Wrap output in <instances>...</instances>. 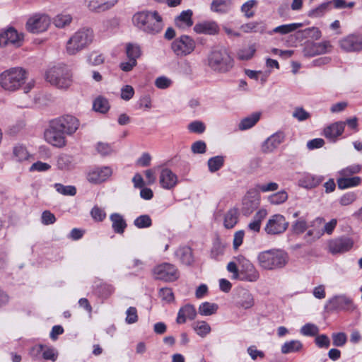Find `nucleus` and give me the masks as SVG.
Masks as SVG:
<instances>
[{
    "label": "nucleus",
    "instance_id": "nucleus-19",
    "mask_svg": "<svg viewBox=\"0 0 362 362\" xmlns=\"http://www.w3.org/2000/svg\"><path fill=\"white\" fill-rule=\"evenodd\" d=\"M112 174V170L108 166L95 167L89 170L87 180L93 184H100L106 181Z\"/></svg>",
    "mask_w": 362,
    "mask_h": 362
},
{
    "label": "nucleus",
    "instance_id": "nucleus-49",
    "mask_svg": "<svg viewBox=\"0 0 362 362\" xmlns=\"http://www.w3.org/2000/svg\"><path fill=\"white\" fill-rule=\"evenodd\" d=\"M224 163V157L222 156H216L208 160L209 170L211 173L218 170Z\"/></svg>",
    "mask_w": 362,
    "mask_h": 362
},
{
    "label": "nucleus",
    "instance_id": "nucleus-30",
    "mask_svg": "<svg viewBox=\"0 0 362 362\" xmlns=\"http://www.w3.org/2000/svg\"><path fill=\"white\" fill-rule=\"evenodd\" d=\"M344 127L345 123L343 122H334L324 129V134L326 138L334 140L343 133Z\"/></svg>",
    "mask_w": 362,
    "mask_h": 362
},
{
    "label": "nucleus",
    "instance_id": "nucleus-31",
    "mask_svg": "<svg viewBox=\"0 0 362 362\" xmlns=\"http://www.w3.org/2000/svg\"><path fill=\"white\" fill-rule=\"evenodd\" d=\"M337 223V219L333 218L329 222L325 224L323 229H310L307 232L306 235L319 238L324 233L331 234L335 228Z\"/></svg>",
    "mask_w": 362,
    "mask_h": 362
},
{
    "label": "nucleus",
    "instance_id": "nucleus-35",
    "mask_svg": "<svg viewBox=\"0 0 362 362\" xmlns=\"http://www.w3.org/2000/svg\"><path fill=\"white\" fill-rule=\"evenodd\" d=\"M238 221V211L235 208H231L224 215L223 224L225 228H233Z\"/></svg>",
    "mask_w": 362,
    "mask_h": 362
},
{
    "label": "nucleus",
    "instance_id": "nucleus-42",
    "mask_svg": "<svg viewBox=\"0 0 362 362\" xmlns=\"http://www.w3.org/2000/svg\"><path fill=\"white\" fill-rule=\"evenodd\" d=\"M13 154L16 160L18 162L26 160L30 157V154L26 148L20 144L13 147Z\"/></svg>",
    "mask_w": 362,
    "mask_h": 362
},
{
    "label": "nucleus",
    "instance_id": "nucleus-11",
    "mask_svg": "<svg viewBox=\"0 0 362 362\" xmlns=\"http://www.w3.org/2000/svg\"><path fill=\"white\" fill-rule=\"evenodd\" d=\"M155 278L164 281H173L179 278L177 267L170 263H163L153 269Z\"/></svg>",
    "mask_w": 362,
    "mask_h": 362
},
{
    "label": "nucleus",
    "instance_id": "nucleus-57",
    "mask_svg": "<svg viewBox=\"0 0 362 362\" xmlns=\"http://www.w3.org/2000/svg\"><path fill=\"white\" fill-rule=\"evenodd\" d=\"M137 310L135 307H129L126 311L125 322L127 324H134L138 321Z\"/></svg>",
    "mask_w": 362,
    "mask_h": 362
},
{
    "label": "nucleus",
    "instance_id": "nucleus-36",
    "mask_svg": "<svg viewBox=\"0 0 362 362\" xmlns=\"http://www.w3.org/2000/svg\"><path fill=\"white\" fill-rule=\"evenodd\" d=\"M303 348V344L299 340H291L286 341L281 348L284 354H288L300 351Z\"/></svg>",
    "mask_w": 362,
    "mask_h": 362
},
{
    "label": "nucleus",
    "instance_id": "nucleus-22",
    "mask_svg": "<svg viewBox=\"0 0 362 362\" xmlns=\"http://www.w3.org/2000/svg\"><path fill=\"white\" fill-rule=\"evenodd\" d=\"M118 0H89L88 7L90 11L100 13L110 9Z\"/></svg>",
    "mask_w": 362,
    "mask_h": 362
},
{
    "label": "nucleus",
    "instance_id": "nucleus-27",
    "mask_svg": "<svg viewBox=\"0 0 362 362\" xmlns=\"http://www.w3.org/2000/svg\"><path fill=\"white\" fill-rule=\"evenodd\" d=\"M113 231L117 234H123L127 226L124 216L119 213H113L110 216Z\"/></svg>",
    "mask_w": 362,
    "mask_h": 362
},
{
    "label": "nucleus",
    "instance_id": "nucleus-16",
    "mask_svg": "<svg viewBox=\"0 0 362 362\" xmlns=\"http://www.w3.org/2000/svg\"><path fill=\"white\" fill-rule=\"evenodd\" d=\"M352 238L342 236L331 240L328 243L329 252L337 255L349 251L354 246Z\"/></svg>",
    "mask_w": 362,
    "mask_h": 362
},
{
    "label": "nucleus",
    "instance_id": "nucleus-29",
    "mask_svg": "<svg viewBox=\"0 0 362 362\" xmlns=\"http://www.w3.org/2000/svg\"><path fill=\"white\" fill-rule=\"evenodd\" d=\"M237 306L244 309H248L254 305V298L252 295L245 289H241L238 293L236 300Z\"/></svg>",
    "mask_w": 362,
    "mask_h": 362
},
{
    "label": "nucleus",
    "instance_id": "nucleus-63",
    "mask_svg": "<svg viewBox=\"0 0 362 362\" xmlns=\"http://www.w3.org/2000/svg\"><path fill=\"white\" fill-rule=\"evenodd\" d=\"M134 95V89L132 86L126 85L121 88V98L128 101L133 98Z\"/></svg>",
    "mask_w": 362,
    "mask_h": 362
},
{
    "label": "nucleus",
    "instance_id": "nucleus-52",
    "mask_svg": "<svg viewBox=\"0 0 362 362\" xmlns=\"http://www.w3.org/2000/svg\"><path fill=\"white\" fill-rule=\"evenodd\" d=\"M300 332L303 336L315 337L318 334L319 328L314 324L307 323L300 328Z\"/></svg>",
    "mask_w": 362,
    "mask_h": 362
},
{
    "label": "nucleus",
    "instance_id": "nucleus-64",
    "mask_svg": "<svg viewBox=\"0 0 362 362\" xmlns=\"http://www.w3.org/2000/svg\"><path fill=\"white\" fill-rule=\"evenodd\" d=\"M356 199V195L354 192H349L343 194L339 199V204L341 206H348L352 204Z\"/></svg>",
    "mask_w": 362,
    "mask_h": 362
},
{
    "label": "nucleus",
    "instance_id": "nucleus-62",
    "mask_svg": "<svg viewBox=\"0 0 362 362\" xmlns=\"http://www.w3.org/2000/svg\"><path fill=\"white\" fill-rule=\"evenodd\" d=\"M292 116L298 119L299 122H303L308 119L310 115L305 111L303 107H296L292 113Z\"/></svg>",
    "mask_w": 362,
    "mask_h": 362
},
{
    "label": "nucleus",
    "instance_id": "nucleus-53",
    "mask_svg": "<svg viewBox=\"0 0 362 362\" xmlns=\"http://www.w3.org/2000/svg\"><path fill=\"white\" fill-rule=\"evenodd\" d=\"M134 224L138 228H148L152 225V220L148 215L144 214L135 218Z\"/></svg>",
    "mask_w": 362,
    "mask_h": 362
},
{
    "label": "nucleus",
    "instance_id": "nucleus-60",
    "mask_svg": "<svg viewBox=\"0 0 362 362\" xmlns=\"http://www.w3.org/2000/svg\"><path fill=\"white\" fill-rule=\"evenodd\" d=\"M104 59L103 54L97 52L90 53L88 58V63L93 66L102 64L104 62Z\"/></svg>",
    "mask_w": 362,
    "mask_h": 362
},
{
    "label": "nucleus",
    "instance_id": "nucleus-25",
    "mask_svg": "<svg viewBox=\"0 0 362 362\" xmlns=\"http://www.w3.org/2000/svg\"><path fill=\"white\" fill-rule=\"evenodd\" d=\"M323 180L321 176L304 174L298 180V185L305 189H313L319 185Z\"/></svg>",
    "mask_w": 362,
    "mask_h": 362
},
{
    "label": "nucleus",
    "instance_id": "nucleus-43",
    "mask_svg": "<svg viewBox=\"0 0 362 362\" xmlns=\"http://www.w3.org/2000/svg\"><path fill=\"white\" fill-rule=\"evenodd\" d=\"M218 305L216 303L204 302L199 307V313L203 316H209L216 313Z\"/></svg>",
    "mask_w": 362,
    "mask_h": 362
},
{
    "label": "nucleus",
    "instance_id": "nucleus-48",
    "mask_svg": "<svg viewBox=\"0 0 362 362\" xmlns=\"http://www.w3.org/2000/svg\"><path fill=\"white\" fill-rule=\"evenodd\" d=\"M126 54L129 59L136 61L141 54V48L136 44L128 43L126 45Z\"/></svg>",
    "mask_w": 362,
    "mask_h": 362
},
{
    "label": "nucleus",
    "instance_id": "nucleus-17",
    "mask_svg": "<svg viewBox=\"0 0 362 362\" xmlns=\"http://www.w3.org/2000/svg\"><path fill=\"white\" fill-rule=\"evenodd\" d=\"M332 49V46L327 40L321 42H307L303 47V53L305 57H312L330 52Z\"/></svg>",
    "mask_w": 362,
    "mask_h": 362
},
{
    "label": "nucleus",
    "instance_id": "nucleus-41",
    "mask_svg": "<svg viewBox=\"0 0 362 362\" xmlns=\"http://www.w3.org/2000/svg\"><path fill=\"white\" fill-rule=\"evenodd\" d=\"M288 199V194L285 190H281L267 197V201L274 205L284 203Z\"/></svg>",
    "mask_w": 362,
    "mask_h": 362
},
{
    "label": "nucleus",
    "instance_id": "nucleus-8",
    "mask_svg": "<svg viewBox=\"0 0 362 362\" xmlns=\"http://www.w3.org/2000/svg\"><path fill=\"white\" fill-rule=\"evenodd\" d=\"M172 49L177 56L183 57L191 54L195 49L194 40L188 35H182L172 43Z\"/></svg>",
    "mask_w": 362,
    "mask_h": 362
},
{
    "label": "nucleus",
    "instance_id": "nucleus-10",
    "mask_svg": "<svg viewBox=\"0 0 362 362\" xmlns=\"http://www.w3.org/2000/svg\"><path fill=\"white\" fill-rule=\"evenodd\" d=\"M24 41V34L13 28H9L0 33V47L13 46L20 47Z\"/></svg>",
    "mask_w": 362,
    "mask_h": 362
},
{
    "label": "nucleus",
    "instance_id": "nucleus-3",
    "mask_svg": "<svg viewBox=\"0 0 362 362\" xmlns=\"http://www.w3.org/2000/svg\"><path fill=\"white\" fill-rule=\"evenodd\" d=\"M93 30L84 27L76 31L69 39L66 45V52L69 55H75L87 48L94 40Z\"/></svg>",
    "mask_w": 362,
    "mask_h": 362
},
{
    "label": "nucleus",
    "instance_id": "nucleus-13",
    "mask_svg": "<svg viewBox=\"0 0 362 362\" xmlns=\"http://www.w3.org/2000/svg\"><path fill=\"white\" fill-rule=\"evenodd\" d=\"M288 222L281 214H274L268 220L264 230L269 235H279L287 229Z\"/></svg>",
    "mask_w": 362,
    "mask_h": 362
},
{
    "label": "nucleus",
    "instance_id": "nucleus-15",
    "mask_svg": "<svg viewBox=\"0 0 362 362\" xmlns=\"http://www.w3.org/2000/svg\"><path fill=\"white\" fill-rule=\"evenodd\" d=\"M327 306L332 310H353L355 309L353 300L345 294L332 297L328 300Z\"/></svg>",
    "mask_w": 362,
    "mask_h": 362
},
{
    "label": "nucleus",
    "instance_id": "nucleus-58",
    "mask_svg": "<svg viewBox=\"0 0 362 362\" xmlns=\"http://www.w3.org/2000/svg\"><path fill=\"white\" fill-rule=\"evenodd\" d=\"M188 129L193 133L202 134L206 129V126L201 121H194L188 124Z\"/></svg>",
    "mask_w": 362,
    "mask_h": 362
},
{
    "label": "nucleus",
    "instance_id": "nucleus-6",
    "mask_svg": "<svg viewBox=\"0 0 362 362\" xmlns=\"http://www.w3.org/2000/svg\"><path fill=\"white\" fill-rule=\"evenodd\" d=\"M208 65L215 71L226 73L232 68L233 59L225 47H218L209 55Z\"/></svg>",
    "mask_w": 362,
    "mask_h": 362
},
{
    "label": "nucleus",
    "instance_id": "nucleus-46",
    "mask_svg": "<svg viewBox=\"0 0 362 362\" xmlns=\"http://www.w3.org/2000/svg\"><path fill=\"white\" fill-rule=\"evenodd\" d=\"M255 52V45H250L247 47H243L238 51V57L241 60H249L254 56Z\"/></svg>",
    "mask_w": 362,
    "mask_h": 362
},
{
    "label": "nucleus",
    "instance_id": "nucleus-4",
    "mask_svg": "<svg viewBox=\"0 0 362 362\" xmlns=\"http://www.w3.org/2000/svg\"><path fill=\"white\" fill-rule=\"evenodd\" d=\"M288 254L281 250L272 249L257 255L259 265L264 269L274 270L284 267L288 262Z\"/></svg>",
    "mask_w": 362,
    "mask_h": 362
},
{
    "label": "nucleus",
    "instance_id": "nucleus-23",
    "mask_svg": "<svg viewBox=\"0 0 362 362\" xmlns=\"http://www.w3.org/2000/svg\"><path fill=\"white\" fill-rule=\"evenodd\" d=\"M175 257L185 265H191L194 262L192 249L187 246L178 247L175 252Z\"/></svg>",
    "mask_w": 362,
    "mask_h": 362
},
{
    "label": "nucleus",
    "instance_id": "nucleus-5",
    "mask_svg": "<svg viewBox=\"0 0 362 362\" xmlns=\"http://www.w3.org/2000/svg\"><path fill=\"white\" fill-rule=\"evenodd\" d=\"M46 80L58 88L66 89L71 83V73L64 64H57L46 72Z\"/></svg>",
    "mask_w": 362,
    "mask_h": 362
},
{
    "label": "nucleus",
    "instance_id": "nucleus-7",
    "mask_svg": "<svg viewBox=\"0 0 362 362\" xmlns=\"http://www.w3.org/2000/svg\"><path fill=\"white\" fill-rule=\"evenodd\" d=\"M50 25V19L45 14L36 13L30 16L25 24L26 30L34 34L43 33Z\"/></svg>",
    "mask_w": 362,
    "mask_h": 362
},
{
    "label": "nucleus",
    "instance_id": "nucleus-33",
    "mask_svg": "<svg viewBox=\"0 0 362 362\" xmlns=\"http://www.w3.org/2000/svg\"><path fill=\"white\" fill-rule=\"evenodd\" d=\"M231 0H212L211 9L218 13H226L231 8Z\"/></svg>",
    "mask_w": 362,
    "mask_h": 362
},
{
    "label": "nucleus",
    "instance_id": "nucleus-26",
    "mask_svg": "<svg viewBox=\"0 0 362 362\" xmlns=\"http://www.w3.org/2000/svg\"><path fill=\"white\" fill-rule=\"evenodd\" d=\"M192 11L191 10L183 11L175 18V25L180 30H185L193 25L192 18Z\"/></svg>",
    "mask_w": 362,
    "mask_h": 362
},
{
    "label": "nucleus",
    "instance_id": "nucleus-2",
    "mask_svg": "<svg viewBox=\"0 0 362 362\" xmlns=\"http://www.w3.org/2000/svg\"><path fill=\"white\" fill-rule=\"evenodd\" d=\"M27 72L21 67H12L0 74V86L7 92L19 90L25 83Z\"/></svg>",
    "mask_w": 362,
    "mask_h": 362
},
{
    "label": "nucleus",
    "instance_id": "nucleus-40",
    "mask_svg": "<svg viewBox=\"0 0 362 362\" xmlns=\"http://www.w3.org/2000/svg\"><path fill=\"white\" fill-rule=\"evenodd\" d=\"M300 26H301L300 23L284 24V25H281L276 27L272 31H270L269 33L270 35H272L274 33L286 35V34H288V33L296 30L297 28H298Z\"/></svg>",
    "mask_w": 362,
    "mask_h": 362
},
{
    "label": "nucleus",
    "instance_id": "nucleus-18",
    "mask_svg": "<svg viewBox=\"0 0 362 362\" xmlns=\"http://www.w3.org/2000/svg\"><path fill=\"white\" fill-rule=\"evenodd\" d=\"M53 122L66 134L71 135L78 129L79 121L71 115H66L52 120Z\"/></svg>",
    "mask_w": 362,
    "mask_h": 362
},
{
    "label": "nucleus",
    "instance_id": "nucleus-1",
    "mask_svg": "<svg viewBox=\"0 0 362 362\" xmlns=\"http://www.w3.org/2000/svg\"><path fill=\"white\" fill-rule=\"evenodd\" d=\"M132 21L136 27L149 34L158 33L163 28L162 18L156 11L137 12L133 16Z\"/></svg>",
    "mask_w": 362,
    "mask_h": 362
},
{
    "label": "nucleus",
    "instance_id": "nucleus-14",
    "mask_svg": "<svg viewBox=\"0 0 362 362\" xmlns=\"http://www.w3.org/2000/svg\"><path fill=\"white\" fill-rule=\"evenodd\" d=\"M259 204V193L254 189H250L243 199L242 212L245 216H249L258 208Z\"/></svg>",
    "mask_w": 362,
    "mask_h": 362
},
{
    "label": "nucleus",
    "instance_id": "nucleus-28",
    "mask_svg": "<svg viewBox=\"0 0 362 362\" xmlns=\"http://www.w3.org/2000/svg\"><path fill=\"white\" fill-rule=\"evenodd\" d=\"M196 315L197 312L194 307L190 304H187L179 310L176 322L178 324H183L187 319H194Z\"/></svg>",
    "mask_w": 362,
    "mask_h": 362
},
{
    "label": "nucleus",
    "instance_id": "nucleus-21",
    "mask_svg": "<svg viewBox=\"0 0 362 362\" xmlns=\"http://www.w3.org/2000/svg\"><path fill=\"white\" fill-rule=\"evenodd\" d=\"M283 132H276L267 138L262 145V151L264 153H270L274 151L284 141Z\"/></svg>",
    "mask_w": 362,
    "mask_h": 362
},
{
    "label": "nucleus",
    "instance_id": "nucleus-39",
    "mask_svg": "<svg viewBox=\"0 0 362 362\" xmlns=\"http://www.w3.org/2000/svg\"><path fill=\"white\" fill-rule=\"evenodd\" d=\"M241 30L245 33H259L265 31L266 26L262 22H250L241 26Z\"/></svg>",
    "mask_w": 362,
    "mask_h": 362
},
{
    "label": "nucleus",
    "instance_id": "nucleus-47",
    "mask_svg": "<svg viewBox=\"0 0 362 362\" xmlns=\"http://www.w3.org/2000/svg\"><path fill=\"white\" fill-rule=\"evenodd\" d=\"M93 107L96 112L105 113L110 109L109 102L105 98L98 97L94 100Z\"/></svg>",
    "mask_w": 362,
    "mask_h": 362
},
{
    "label": "nucleus",
    "instance_id": "nucleus-34",
    "mask_svg": "<svg viewBox=\"0 0 362 362\" xmlns=\"http://www.w3.org/2000/svg\"><path fill=\"white\" fill-rule=\"evenodd\" d=\"M337 182L339 189H346L358 186L361 182V178L357 176L352 177L340 176L337 178Z\"/></svg>",
    "mask_w": 362,
    "mask_h": 362
},
{
    "label": "nucleus",
    "instance_id": "nucleus-44",
    "mask_svg": "<svg viewBox=\"0 0 362 362\" xmlns=\"http://www.w3.org/2000/svg\"><path fill=\"white\" fill-rule=\"evenodd\" d=\"M193 329L200 337H204L211 332L210 325L205 321H197L193 324Z\"/></svg>",
    "mask_w": 362,
    "mask_h": 362
},
{
    "label": "nucleus",
    "instance_id": "nucleus-45",
    "mask_svg": "<svg viewBox=\"0 0 362 362\" xmlns=\"http://www.w3.org/2000/svg\"><path fill=\"white\" fill-rule=\"evenodd\" d=\"M332 1L322 3L314 9L309 11L308 16L311 18H319L322 16L330 8Z\"/></svg>",
    "mask_w": 362,
    "mask_h": 362
},
{
    "label": "nucleus",
    "instance_id": "nucleus-12",
    "mask_svg": "<svg viewBox=\"0 0 362 362\" xmlns=\"http://www.w3.org/2000/svg\"><path fill=\"white\" fill-rule=\"evenodd\" d=\"M340 48L345 52L362 51V34H349L339 40Z\"/></svg>",
    "mask_w": 362,
    "mask_h": 362
},
{
    "label": "nucleus",
    "instance_id": "nucleus-55",
    "mask_svg": "<svg viewBox=\"0 0 362 362\" xmlns=\"http://www.w3.org/2000/svg\"><path fill=\"white\" fill-rule=\"evenodd\" d=\"M279 189V185L274 182H270L268 183L264 184H257L255 186L254 189L257 190L258 192H275Z\"/></svg>",
    "mask_w": 362,
    "mask_h": 362
},
{
    "label": "nucleus",
    "instance_id": "nucleus-61",
    "mask_svg": "<svg viewBox=\"0 0 362 362\" xmlns=\"http://www.w3.org/2000/svg\"><path fill=\"white\" fill-rule=\"evenodd\" d=\"M303 35L305 37H310L315 40H318L320 38L322 34L319 28L315 27H311L305 29L303 31Z\"/></svg>",
    "mask_w": 362,
    "mask_h": 362
},
{
    "label": "nucleus",
    "instance_id": "nucleus-59",
    "mask_svg": "<svg viewBox=\"0 0 362 362\" xmlns=\"http://www.w3.org/2000/svg\"><path fill=\"white\" fill-rule=\"evenodd\" d=\"M172 80L166 76H162L155 80V86L159 89H166L172 85Z\"/></svg>",
    "mask_w": 362,
    "mask_h": 362
},
{
    "label": "nucleus",
    "instance_id": "nucleus-20",
    "mask_svg": "<svg viewBox=\"0 0 362 362\" xmlns=\"http://www.w3.org/2000/svg\"><path fill=\"white\" fill-rule=\"evenodd\" d=\"M160 186L165 189H173L178 182V177L170 169L163 168L159 176Z\"/></svg>",
    "mask_w": 362,
    "mask_h": 362
},
{
    "label": "nucleus",
    "instance_id": "nucleus-9",
    "mask_svg": "<svg viewBox=\"0 0 362 362\" xmlns=\"http://www.w3.org/2000/svg\"><path fill=\"white\" fill-rule=\"evenodd\" d=\"M64 133L52 120L48 129L45 132V138L47 143L57 147L62 148L66 146V140Z\"/></svg>",
    "mask_w": 362,
    "mask_h": 362
},
{
    "label": "nucleus",
    "instance_id": "nucleus-32",
    "mask_svg": "<svg viewBox=\"0 0 362 362\" xmlns=\"http://www.w3.org/2000/svg\"><path fill=\"white\" fill-rule=\"evenodd\" d=\"M238 260L240 264H242V267L250 274L247 277V279L250 281H255L259 278V273L255 269L253 264L247 259L243 257H238Z\"/></svg>",
    "mask_w": 362,
    "mask_h": 362
},
{
    "label": "nucleus",
    "instance_id": "nucleus-56",
    "mask_svg": "<svg viewBox=\"0 0 362 362\" xmlns=\"http://www.w3.org/2000/svg\"><path fill=\"white\" fill-rule=\"evenodd\" d=\"M308 227V226L305 220L303 218H299L292 225V230L294 233L301 234L306 230Z\"/></svg>",
    "mask_w": 362,
    "mask_h": 362
},
{
    "label": "nucleus",
    "instance_id": "nucleus-54",
    "mask_svg": "<svg viewBox=\"0 0 362 362\" xmlns=\"http://www.w3.org/2000/svg\"><path fill=\"white\" fill-rule=\"evenodd\" d=\"M57 166L61 170H69L73 167L72 158L68 155H61L57 159Z\"/></svg>",
    "mask_w": 362,
    "mask_h": 362
},
{
    "label": "nucleus",
    "instance_id": "nucleus-51",
    "mask_svg": "<svg viewBox=\"0 0 362 362\" xmlns=\"http://www.w3.org/2000/svg\"><path fill=\"white\" fill-rule=\"evenodd\" d=\"M54 188L58 193L65 196H74L76 194V189L74 186H65L60 183H56Z\"/></svg>",
    "mask_w": 362,
    "mask_h": 362
},
{
    "label": "nucleus",
    "instance_id": "nucleus-38",
    "mask_svg": "<svg viewBox=\"0 0 362 362\" xmlns=\"http://www.w3.org/2000/svg\"><path fill=\"white\" fill-rule=\"evenodd\" d=\"M37 351L42 352V357L45 360H50L54 362L58 358V351L53 347H47L40 344L37 346Z\"/></svg>",
    "mask_w": 362,
    "mask_h": 362
},
{
    "label": "nucleus",
    "instance_id": "nucleus-50",
    "mask_svg": "<svg viewBox=\"0 0 362 362\" xmlns=\"http://www.w3.org/2000/svg\"><path fill=\"white\" fill-rule=\"evenodd\" d=\"M72 21V17L69 14L61 13L54 18V24L56 27L62 28L69 25Z\"/></svg>",
    "mask_w": 362,
    "mask_h": 362
},
{
    "label": "nucleus",
    "instance_id": "nucleus-24",
    "mask_svg": "<svg viewBox=\"0 0 362 362\" xmlns=\"http://www.w3.org/2000/svg\"><path fill=\"white\" fill-rule=\"evenodd\" d=\"M218 26L214 21H205L197 23L194 27L197 33L205 35H215L218 32Z\"/></svg>",
    "mask_w": 362,
    "mask_h": 362
},
{
    "label": "nucleus",
    "instance_id": "nucleus-37",
    "mask_svg": "<svg viewBox=\"0 0 362 362\" xmlns=\"http://www.w3.org/2000/svg\"><path fill=\"white\" fill-rule=\"evenodd\" d=\"M260 113L259 112H254L250 116L243 118L239 125L238 127L240 130H246L252 128L255 124L259 120Z\"/></svg>",
    "mask_w": 362,
    "mask_h": 362
}]
</instances>
